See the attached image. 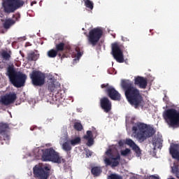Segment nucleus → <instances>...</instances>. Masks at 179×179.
<instances>
[{
  "label": "nucleus",
  "instance_id": "5",
  "mask_svg": "<svg viewBox=\"0 0 179 179\" xmlns=\"http://www.w3.org/2000/svg\"><path fill=\"white\" fill-rule=\"evenodd\" d=\"M164 118L170 127H176L179 124V111L175 108L167 109L164 113Z\"/></svg>",
  "mask_w": 179,
  "mask_h": 179
},
{
  "label": "nucleus",
  "instance_id": "38",
  "mask_svg": "<svg viewBox=\"0 0 179 179\" xmlns=\"http://www.w3.org/2000/svg\"><path fill=\"white\" fill-rule=\"evenodd\" d=\"M151 177H152V178H153V179H160V178H159V176H152Z\"/></svg>",
  "mask_w": 179,
  "mask_h": 179
},
{
  "label": "nucleus",
  "instance_id": "40",
  "mask_svg": "<svg viewBox=\"0 0 179 179\" xmlns=\"http://www.w3.org/2000/svg\"><path fill=\"white\" fill-rule=\"evenodd\" d=\"M66 56L65 54L62 55L61 59H64V58H66Z\"/></svg>",
  "mask_w": 179,
  "mask_h": 179
},
{
  "label": "nucleus",
  "instance_id": "1",
  "mask_svg": "<svg viewBox=\"0 0 179 179\" xmlns=\"http://www.w3.org/2000/svg\"><path fill=\"white\" fill-rule=\"evenodd\" d=\"M121 86L124 90V94L129 103L134 107L139 108L143 106V96L138 88L134 86V83L129 80H122Z\"/></svg>",
  "mask_w": 179,
  "mask_h": 179
},
{
  "label": "nucleus",
  "instance_id": "35",
  "mask_svg": "<svg viewBox=\"0 0 179 179\" xmlns=\"http://www.w3.org/2000/svg\"><path fill=\"white\" fill-rule=\"evenodd\" d=\"M87 140V146H92L93 145V143H94V140L93 139V138H85Z\"/></svg>",
  "mask_w": 179,
  "mask_h": 179
},
{
  "label": "nucleus",
  "instance_id": "18",
  "mask_svg": "<svg viewBox=\"0 0 179 179\" xmlns=\"http://www.w3.org/2000/svg\"><path fill=\"white\" fill-rule=\"evenodd\" d=\"M13 19L8 18L5 20V22L3 24V27L6 29V30L9 29L10 27H12L16 22L20 21V15H13Z\"/></svg>",
  "mask_w": 179,
  "mask_h": 179
},
{
  "label": "nucleus",
  "instance_id": "27",
  "mask_svg": "<svg viewBox=\"0 0 179 179\" xmlns=\"http://www.w3.org/2000/svg\"><path fill=\"white\" fill-rule=\"evenodd\" d=\"M83 1L86 8L93 10V8H94V3H93V1L90 0H83Z\"/></svg>",
  "mask_w": 179,
  "mask_h": 179
},
{
  "label": "nucleus",
  "instance_id": "42",
  "mask_svg": "<svg viewBox=\"0 0 179 179\" xmlns=\"http://www.w3.org/2000/svg\"><path fill=\"white\" fill-rule=\"evenodd\" d=\"M57 55H58V57H59V58H61V57H62V55L61 53H59V52H57Z\"/></svg>",
  "mask_w": 179,
  "mask_h": 179
},
{
  "label": "nucleus",
  "instance_id": "19",
  "mask_svg": "<svg viewBox=\"0 0 179 179\" xmlns=\"http://www.w3.org/2000/svg\"><path fill=\"white\" fill-rule=\"evenodd\" d=\"M179 144H173L170 149L169 152L171 155L173 159H176V160L179 161Z\"/></svg>",
  "mask_w": 179,
  "mask_h": 179
},
{
  "label": "nucleus",
  "instance_id": "7",
  "mask_svg": "<svg viewBox=\"0 0 179 179\" xmlns=\"http://www.w3.org/2000/svg\"><path fill=\"white\" fill-rule=\"evenodd\" d=\"M51 172V166L39 164L34 167V174L36 178L48 179Z\"/></svg>",
  "mask_w": 179,
  "mask_h": 179
},
{
  "label": "nucleus",
  "instance_id": "34",
  "mask_svg": "<svg viewBox=\"0 0 179 179\" xmlns=\"http://www.w3.org/2000/svg\"><path fill=\"white\" fill-rule=\"evenodd\" d=\"M93 138V133L92 131H87V135L84 136V139H89Z\"/></svg>",
  "mask_w": 179,
  "mask_h": 179
},
{
  "label": "nucleus",
  "instance_id": "26",
  "mask_svg": "<svg viewBox=\"0 0 179 179\" xmlns=\"http://www.w3.org/2000/svg\"><path fill=\"white\" fill-rule=\"evenodd\" d=\"M47 55L49 58H55L58 55V52L55 49H51L48 51Z\"/></svg>",
  "mask_w": 179,
  "mask_h": 179
},
{
  "label": "nucleus",
  "instance_id": "24",
  "mask_svg": "<svg viewBox=\"0 0 179 179\" xmlns=\"http://www.w3.org/2000/svg\"><path fill=\"white\" fill-rule=\"evenodd\" d=\"M171 171L173 174H175L176 178H179V165L178 164L174 163L171 167Z\"/></svg>",
  "mask_w": 179,
  "mask_h": 179
},
{
  "label": "nucleus",
  "instance_id": "30",
  "mask_svg": "<svg viewBox=\"0 0 179 179\" xmlns=\"http://www.w3.org/2000/svg\"><path fill=\"white\" fill-rule=\"evenodd\" d=\"M108 179H122V176L118 174L111 173L108 176Z\"/></svg>",
  "mask_w": 179,
  "mask_h": 179
},
{
  "label": "nucleus",
  "instance_id": "13",
  "mask_svg": "<svg viewBox=\"0 0 179 179\" xmlns=\"http://www.w3.org/2000/svg\"><path fill=\"white\" fill-rule=\"evenodd\" d=\"M112 55L117 62H124V53L117 43L112 44Z\"/></svg>",
  "mask_w": 179,
  "mask_h": 179
},
{
  "label": "nucleus",
  "instance_id": "39",
  "mask_svg": "<svg viewBox=\"0 0 179 179\" xmlns=\"http://www.w3.org/2000/svg\"><path fill=\"white\" fill-rule=\"evenodd\" d=\"M162 146L163 145H162V143H159V146L157 148H158V149H162Z\"/></svg>",
  "mask_w": 179,
  "mask_h": 179
},
{
  "label": "nucleus",
  "instance_id": "12",
  "mask_svg": "<svg viewBox=\"0 0 179 179\" xmlns=\"http://www.w3.org/2000/svg\"><path fill=\"white\" fill-rule=\"evenodd\" d=\"M17 99V95L16 92H9L0 98V104L1 106H10V104H13Z\"/></svg>",
  "mask_w": 179,
  "mask_h": 179
},
{
  "label": "nucleus",
  "instance_id": "9",
  "mask_svg": "<svg viewBox=\"0 0 179 179\" xmlns=\"http://www.w3.org/2000/svg\"><path fill=\"white\" fill-rule=\"evenodd\" d=\"M101 36H103V30L100 28H94L90 31L88 35V43L91 44L92 47H95L97 45V43L101 38Z\"/></svg>",
  "mask_w": 179,
  "mask_h": 179
},
{
  "label": "nucleus",
  "instance_id": "14",
  "mask_svg": "<svg viewBox=\"0 0 179 179\" xmlns=\"http://www.w3.org/2000/svg\"><path fill=\"white\" fill-rule=\"evenodd\" d=\"M8 129H9V124L6 123L0 124V134L3 136H0V145H3V141H9V136L6 134Z\"/></svg>",
  "mask_w": 179,
  "mask_h": 179
},
{
  "label": "nucleus",
  "instance_id": "33",
  "mask_svg": "<svg viewBox=\"0 0 179 179\" xmlns=\"http://www.w3.org/2000/svg\"><path fill=\"white\" fill-rule=\"evenodd\" d=\"M129 153H131V150L129 148H126L125 150L121 151L122 156H128Z\"/></svg>",
  "mask_w": 179,
  "mask_h": 179
},
{
  "label": "nucleus",
  "instance_id": "4",
  "mask_svg": "<svg viewBox=\"0 0 179 179\" xmlns=\"http://www.w3.org/2000/svg\"><path fill=\"white\" fill-rule=\"evenodd\" d=\"M42 152L41 159L43 162H52L53 163H57V164L65 163V159H62V157L59 156V153L52 148L43 150Z\"/></svg>",
  "mask_w": 179,
  "mask_h": 179
},
{
  "label": "nucleus",
  "instance_id": "20",
  "mask_svg": "<svg viewBox=\"0 0 179 179\" xmlns=\"http://www.w3.org/2000/svg\"><path fill=\"white\" fill-rule=\"evenodd\" d=\"M0 57L3 61H10L12 57V52L10 50H1L0 52Z\"/></svg>",
  "mask_w": 179,
  "mask_h": 179
},
{
  "label": "nucleus",
  "instance_id": "11",
  "mask_svg": "<svg viewBox=\"0 0 179 179\" xmlns=\"http://www.w3.org/2000/svg\"><path fill=\"white\" fill-rule=\"evenodd\" d=\"M124 143L131 148L132 150L135 152L136 157H141V156H142V150H141L139 146H138L132 139L127 138L125 142L122 140H120L118 142L119 146H124Z\"/></svg>",
  "mask_w": 179,
  "mask_h": 179
},
{
  "label": "nucleus",
  "instance_id": "37",
  "mask_svg": "<svg viewBox=\"0 0 179 179\" xmlns=\"http://www.w3.org/2000/svg\"><path fill=\"white\" fill-rule=\"evenodd\" d=\"M86 153H87V157H89V156H92V155H93V152L92 151H90V150H87L86 151Z\"/></svg>",
  "mask_w": 179,
  "mask_h": 179
},
{
  "label": "nucleus",
  "instance_id": "43",
  "mask_svg": "<svg viewBox=\"0 0 179 179\" xmlns=\"http://www.w3.org/2000/svg\"><path fill=\"white\" fill-rule=\"evenodd\" d=\"M21 55H22V57H23V58H24V54H21Z\"/></svg>",
  "mask_w": 179,
  "mask_h": 179
},
{
  "label": "nucleus",
  "instance_id": "41",
  "mask_svg": "<svg viewBox=\"0 0 179 179\" xmlns=\"http://www.w3.org/2000/svg\"><path fill=\"white\" fill-rule=\"evenodd\" d=\"M36 3H37V1H32V2L31 3V6H33V5H34V4H36Z\"/></svg>",
  "mask_w": 179,
  "mask_h": 179
},
{
  "label": "nucleus",
  "instance_id": "10",
  "mask_svg": "<svg viewBox=\"0 0 179 179\" xmlns=\"http://www.w3.org/2000/svg\"><path fill=\"white\" fill-rule=\"evenodd\" d=\"M30 78L34 86H43L45 83V76L41 71H32L30 74Z\"/></svg>",
  "mask_w": 179,
  "mask_h": 179
},
{
  "label": "nucleus",
  "instance_id": "6",
  "mask_svg": "<svg viewBox=\"0 0 179 179\" xmlns=\"http://www.w3.org/2000/svg\"><path fill=\"white\" fill-rule=\"evenodd\" d=\"M24 5L23 0H6L3 3L5 13H13Z\"/></svg>",
  "mask_w": 179,
  "mask_h": 179
},
{
  "label": "nucleus",
  "instance_id": "23",
  "mask_svg": "<svg viewBox=\"0 0 179 179\" xmlns=\"http://www.w3.org/2000/svg\"><path fill=\"white\" fill-rule=\"evenodd\" d=\"M62 149H63L64 152H71L72 150V146L69 140L62 144Z\"/></svg>",
  "mask_w": 179,
  "mask_h": 179
},
{
  "label": "nucleus",
  "instance_id": "36",
  "mask_svg": "<svg viewBox=\"0 0 179 179\" xmlns=\"http://www.w3.org/2000/svg\"><path fill=\"white\" fill-rule=\"evenodd\" d=\"M108 86H109L108 83H107V84H102V85H101V89H104V88H106V87H107V89H108V87H108Z\"/></svg>",
  "mask_w": 179,
  "mask_h": 179
},
{
  "label": "nucleus",
  "instance_id": "25",
  "mask_svg": "<svg viewBox=\"0 0 179 179\" xmlns=\"http://www.w3.org/2000/svg\"><path fill=\"white\" fill-rule=\"evenodd\" d=\"M55 50L57 51V52H62V51L65 50V43L61 42L56 44Z\"/></svg>",
  "mask_w": 179,
  "mask_h": 179
},
{
  "label": "nucleus",
  "instance_id": "15",
  "mask_svg": "<svg viewBox=\"0 0 179 179\" xmlns=\"http://www.w3.org/2000/svg\"><path fill=\"white\" fill-rule=\"evenodd\" d=\"M106 92L111 100L116 101H120V100H121V94L118 93V91H117L115 88L109 87L106 89Z\"/></svg>",
  "mask_w": 179,
  "mask_h": 179
},
{
  "label": "nucleus",
  "instance_id": "8",
  "mask_svg": "<svg viewBox=\"0 0 179 179\" xmlns=\"http://www.w3.org/2000/svg\"><path fill=\"white\" fill-rule=\"evenodd\" d=\"M106 156H110L109 157H106L104 159V163L106 166H110L112 169H114V167H117V166H120V162L121 160V156L118 154L115 157L113 155V150L111 148H109L106 152Z\"/></svg>",
  "mask_w": 179,
  "mask_h": 179
},
{
  "label": "nucleus",
  "instance_id": "21",
  "mask_svg": "<svg viewBox=\"0 0 179 179\" xmlns=\"http://www.w3.org/2000/svg\"><path fill=\"white\" fill-rule=\"evenodd\" d=\"M40 57V55L36 53L35 52L32 51L27 54V59L29 62H31L33 61H37Z\"/></svg>",
  "mask_w": 179,
  "mask_h": 179
},
{
  "label": "nucleus",
  "instance_id": "2",
  "mask_svg": "<svg viewBox=\"0 0 179 179\" xmlns=\"http://www.w3.org/2000/svg\"><path fill=\"white\" fill-rule=\"evenodd\" d=\"M132 131L135 134V138L140 143L145 142L148 138H150L156 134V131L153 127L143 122L136 123L132 127Z\"/></svg>",
  "mask_w": 179,
  "mask_h": 179
},
{
  "label": "nucleus",
  "instance_id": "16",
  "mask_svg": "<svg viewBox=\"0 0 179 179\" xmlns=\"http://www.w3.org/2000/svg\"><path fill=\"white\" fill-rule=\"evenodd\" d=\"M100 106L104 113H110L112 108L111 101L107 97H103L100 99Z\"/></svg>",
  "mask_w": 179,
  "mask_h": 179
},
{
  "label": "nucleus",
  "instance_id": "22",
  "mask_svg": "<svg viewBox=\"0 0 179 179\" xmlns=\"http://www.w3.org/2000/svg\"><path fill=\"white\" fill-rule=\"evenodd\" d=\"M101 168L100 166H94L91 169V173L94 177H99L102 173Z\"/></svg>",
  "mask_w": 179,
  "mask_h": 179
},
{
  "label": "nucleus",
  "instance_id": "29",
  "mask_svg": "<svg viewBox=\"0 0 179 179\" xmlns=\"http://www.w3.org/2000/svg\"><path fill=\"white\" fill-rule=\"evenodd\" d=\"M73 128L74 129H76V131H82V129H83V126L80 122H75L73 125Z\"/></svg>",
  "mask_w": 179,
  "mask_h": 179
},
{
  "label": "nucleus",
  "instance_id": "3",
  "mask_svg": "<svg viewBox=\"0 0 179 179\" xmlns=\"http://www.w3.org/2000/svg\"><path fill=\"white\" fill-rule=\"evenodd\" d=\"M6 75L8 77L12 85H13L15 87L17 88L23 87V86H24V83H26V79H27V76H26V74L20 71H16L13 64L8 66Z\"/></svg>",
  "mask_w": 179,
  "mask_h": 179
},
{
  "label": "nucleus",
  "instance_id": "17",
  "mask_svg": "<svg viewBox=\"0 0 179 179\" xmlns=\"http://www.w3.org/2000/svg\"><path fill=\"white\" fill-rule=\"evenodd\" d=\"M134 85L139 89H146L148 87V78L138 76L134 78Z\"/></svg>",
  "mask_w": 179,
  "mask_h": 179
},
{
  "label": "nucleus",
  "instance_id": "32",
  "mask_svg": "<svg viewBox=\"0 0 179 179\" xmlns=\"http://www.w3.org/2000/svg\"><path fill=\"white\" fill-rule=\"evenodd\" d=\"M48 90H49V92H52L55 90V84L54 83V82H51L48 84Z\"/></svg>",
  "mask_w": 179,
  "mask_h": 179
},
{
  "label": "nucleus",
  "instance_id": "31",
  "mask_svg": "<svg viewBox=\"0 0 179 179\" xmlns=\"http://www.w3.org/2000/svg\"><path fill=\"white\" fill-rule=\"evenodd\" d=\"M76 51L77 52L76 55L77 59H80V57L83 55V52L80 51V48H79L78 47L76 48Z\"/></svg>",
  "mask_w": 179,
  "mask_h": 179
},
{
  "label": "nucleus",
  "instance_id": "28",
  "mask_svg": "<svg viewBox=\"0 0 179 179\" xmlns=\"http://www.w3.org/2000/svg\"><path fill=\"white\" fill-rule=\"evenodd\" d=\"M80 141V137H76L73 139L69 140L70 145H71V146H76V145H79Z\"/></svg>",
  "mask_w": 179,
  "mask_h": 179
}]
</instances>
